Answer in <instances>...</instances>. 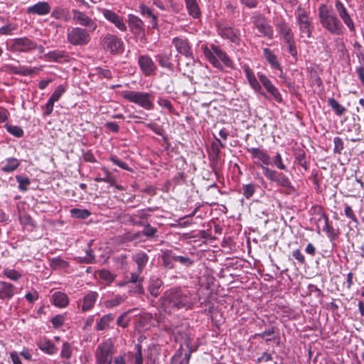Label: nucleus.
Returning a JSON list of instances; mask_svg holds the SVG:
<instances>
[{
  "instance_id": "1",
  "label": "nucleus",
  "mask_w": 364,
  "mask_h": 364,
  "mask_svg": "<svg viewBox=\"0 0 364 364\" xmlns=\"http://www.w3.org/2000/svg\"><path fill=\"white\" fill-rule=\"evenodd\" d=\"M161 304L165 311L171 312L175 309H191L193 302L189 290L174 287L164 292V296L161 298Z\"/></svg>"
},
{
  "instance_id": "2",
  "label": "nucleus",
  "mask_w": 364,
  "mask_h": 364,
  "mask_svg": "<svg viewBox=\"0 0 364 364\" xmlns=\"http://www.w3.org/2000/svg\"><path fill=\"white\" fill-rule=\"evenodd\" d=\"M202 49L204 55L214 68L222 70L223 69V64L228 68H233V61L220 47L211 44L210 47L203 46Z\"/></svg>"
},
{
  "instance_id": "3",
  "label": "nucleus",
  "mask_w": 364,
  "mask_h": 364,
  "mask_svg": "<svg viewBox=\"0 0 364 364\" xmlns=\"http://www.w3.org/2000/svg\"><path fill=\"white\" fill-rule=\"evenodd\" d=\"M318 16L323 27L331 33L340 35L343 32V26L333 12L332 9L322 4L318 9Z\"/></svg>"
},
{
  "instance_id": "4",
  "label": "nucleus",
  "mask_w": 364,
  "mask_h": 364,
  "mask_svg": "<svg viewBox=\"0 0 364 364\" xmlns=\"http://www.w3.org/2000/svg\"><path fill=\"white\" fill-rule=\"evenodd\" d=\"M120 95L124 100L134 103L146 110H151L154 107V96L151 93L124 90L120 92Z\"/></svg>"
},
{
  "instance_id": "5",
  "label": "nucleus",
  "mask_w": 364,
  "mask_h": 364,
  "mask_svg": "<svg viewBox=\"0 0 364 364\" xmlns=\"http://www.w3.org/2000/svg\"><path fill=\"white\" fill-rule=\"evenodd\" d=\"M91 32L82 27H73L68 31V41L73 46L87 45L91 40L90 35Z\"/></svg>"
},
{
  "instance_id": "6",
  "label": "nucleus",
  "mask_w": 364,
  "mask_h": 364,
  "mask_svg": "<svg viewBox=\"0 0 364 364\" xmlns=\"http://www.w3.org/2000/svg\"><path fill=\"white\" fill-rule=\"evenodd\" d=\"M113 354V345L110 340L101 343L95 350L97 364H112Z\"/></svg>"
},
{
  "instance_id": "7",
  "label": "nucleus",
  "mask_w": 364,
  "mask_h": 364,
  "mask_svg": "<svg viewBox=\"0 0 364 364\" xmlns=\"http://www.w3.org/2000/svg\"><path fill=\"white\" fill-rule=\"evenodd\" d=\"M296 15V22L298 23L300 31V37H306L307 38H310L314 30V26L312 25V23L306 11L299 7L297 9Z\"/></svg>"
},
{
  "instance_id": "8",
  "label": "nucleus",
  "mask_w": 364,
  "mask_h": 364,
  "mask_svg": "<svg viewBox=\"0 0 364 364\" xmlns=\"http://www.w3.org/2000/svg\"><path fill=\"white\" fill-rule=\"evenodd\" d=\"M101 46L105 50L113 55L123 52V41L113 34L107 33L102 39Z\"/></svg>"
},
{
  "instance_id": "9",
  "label": "nucleus",
  "mask_w": 364,
  "mask_h": 364,
  "mask_svg": "<svg viewBox=\"0 0 364 364\" xmlns=\"http://www.w3.org/2000/svg\"><path fill=\"white\" fill-rule=\"evenodd\" d=\"M254 28L259 33V36L273 38L274 31L267 18L262 14L255 15L252 17Z\"/></svg>"
},
{
  "instance_id": "10",
  "label": "nucleus",
  "mask_w": 364,
  "mask_h": 364,
  "mask_svg": "<svg viewBox=\"0 0 364 364\" xmlns=\"http://www.w3.org/2000/svg\"><path fill=\"white\" fill-rule=\"evenodd\" d=\"M245 149L250 154L251 159L255 160V164L258 167L261 168V166H267L271 164V158L265 149L256 147H246Z\"/></svg>"
},
{
  "instance_id": "11",
  "label": "nucleus",
  "mask_w": 364,
  "mask_h": 364,
  "mask_svg": "<svg viewBox=\"0 0 364 364\" xmlns=\"http://www.w3.org/2000/svg\"><path fill=\"white\" fill-rule=\"evenodd\" d=\"M73 19L76 24L85 27L90 31H95L97 28L96 21L91 17L87 16L85 13L78 11L77 9L72 10Z\"/></svg>"
},
{
  "instance_id": "12",
  "label": "nucleus",
  "mask_w": 364,
  "mask_h": 364,
  "mask_svg": "<svg viewBox=\"0 0 364 364\" xmlns=\"http://www.w3.org/2000/svg\"><path fill=\"white\" fill-rule=\"evenodd\" d=\"M98 297L97 292L90 291L82 299L77 301V306L82 313L90 311L94 308Z\"/></svg>"
},
{
  "instance_id": "13",
  "label": "nucleus",
  "mask_w": 364,
  "mask_h": 364,
  "mask_svg": "<svg viewBox=\"0 0 364 364\" xmlns=\"http://www.w3.org/2000/svg\"><path fill=\"white\" fill-rule=\"evenodd\" d=\"M11 48L17 52H28L36 48V44L31 39L24 37L14 38L12 41Z\"/></svg>"
},
{
  "instance_id": "14",
  "label": "nucleus",
  "mask_w": 364,
  "mask_h": 364,
  "mask_svg": "<svg viewBox=\"0 0 364 364\" xmlns=\"http://www.w3.org/2000/svg\"><path fill=\"white\" fill-rule=\"evenodd\" d=\"M138 64L145 76H149L154 73L156 70V65L152 58L148 55H140L138 58Z\"/></svg>"
},
{
  "instance_id": "15",
  "label": "nucleus",
  "mask_w": 364,
  "mask_h": 364,
  "mask_svg": "<svg viewBox=\"0 0 364 364\" xmlns=\"http://www.w3.org/2000/svg\"><path fill=\"white\" fill-rule=\"evenodd\" d=\"M103 16L110 23H113L119 31L124 32L127 31V26L122 16L112 10L103 9Z\"/></svg>"
},
{
  "instance_id": "16",
  "label": "nucleus",
  "mask_w": 364,
  "mask_h": 364,
  "mask_svg": "<svg viewBox=\"0 0 364 364\" xmlns=\"http://www.w3.org/2000/svg\"><path fill=\"white\" fill-rule=\"evenodd\" d=\"M65 91L66 87L63 85H60L55 88L47 103L46 104V115L48 116L51 114L53 111L55 102H58L60 99Z\"/></svg>"
},
{
  "instance_id": "17",
  "label": "nucleus",
  "mask_w": 364,
  "mask_h": 364,
  "mask_svg": "<svg viewBox=\"0 0 364 364\" xmlns=\"http://www.w3.org/2000/svg\"><path fill=\"white\" fill-rule=\"evenodd\" d=\"M172 43L180 54L186 56V58H193L191 48L187 39L175 37L172 40Z\"/></svg>"
},
{
  "instance_id": "18",
  "label": "nucleus",
  "mask_w": 364,
  "mask_h": 364,
  "mask_svg": "<svg viewBox=\"0 0 364 364\" xmlns=\"http://www.w3.org/2000/svg\"><path fill=\"white\" fill-rule=\"evenodd\" d=\"M51 7L46 1H39L26 9L28 14L45 16L50 12Z\"/></svg>"
},
{
  "instance_id": "19",
  "label": "nucleus",
  "mask_w": 364,
  "mask_h": 364,
  "mask_svg": "<svg viewBox=\"0 0 364 364\" xmlns=\"http://www.w3.org/2000/svg\"><path fill=\"white\" fill-rule=\"evenodd\" d=\"M258 77L266 90L274 97L277 102H280L282 101V96L277 88L272 85L269 78L266 75L259 73H258Z\"/></svg>"
},
{
  "instance_id": "20",
  "label": "nucleus",
  "mask_w": 364,
  "mask_h": 364,
  "mask_svg": "<svg viewBox=\"0 0 364 364\" xmlns=\"http://www.w3.org/2000/svg\"><path fill=\"white\" fill-rule=\"evenodd\" d=\"M335 6L340 17L343 21L344 23L348 26L350 31H354V23L350 16L348 15V13L346 9L345 8L344 5L339 0H336L335 3Z\"/></svg>"
},
{
  "instance_id": "21",
  "label": "nucleus",
  "mask_w": 364,
  "mask_h": 364,
  "mask_svg": "<svg viewBox=\"0 0 364 364\" xmlns=\"http://www.w3.org/2000/svg\"><path fill=\"white\" fill-rule=\"evenodd\" d=\"M128 23L131 31L134 35H141L144 33V22L136 16L129 14L128 16Z\"/></svg>"
},
{
  "instance_id": "22",
  "label": "nucleus",
  "mask_w": 364,
  "mask_h": 364,
  "mask_svg": "<svg viewBox=\"0 0 364 364\" xmlns=\"http://www.w3.org/2000/svg\"><path fill=\"white\" fill-rule=\"evenodd\" d=\"M219 34L223 38L230 40L231 42L239 44L240 41V31L231 27L220 28Z\"/></svg>"
},
{
  "instance_id": "23",
  "label": "nucleus",
  "mask_w": 364,
  "mask_h": 364,
  "mask_svg": "<svg viewBox=\"0 0 364 364\" xmlns=\"http://www.w3.org/2000/svg\"><path fill=\"white\" fill-rule=\"evenodd\" d=\"M37 346L41 350L50 355L55 354L58 351L55 344L46 337L41 338L37 342Z\"/></svg>"
},
{
  "instance_id": "24",
  "label": "nucleus",
  "mask_w": 364,
  "mask_h": 364,
  "mask_svg": "<svg viewBox=\"0 0 364 364\" xmlns=\"http://www.w3.org/2000/svg\"><path fill=\"white\" fill-rule=\"evenodd\" d=\"M277 32L282 36L285 42L294 39V33L289 26L284 21H281L276 24Z\"/></svg>"
},
{
  "instance_id": "25",
  "label": "nucleus",
  "mask_w": 364,
  "mask_h": 364,
  "mask_svg": "<svg viewBox=\"0 0 364 364\" xmlns=\"http://www.w3.org/2000/svg\"><path fill=\"white\" fill-rule=\"evenodd\" d=\"M16 288L11 283L0 281V299H10L16 293Z\"/></svg>"
},
{
  "instance_id": "26",
  "label": "nucleus",
  "mask_w": 364,
  "mask_h": 364,
  "mask_svg": "<svg viewBox=\"0 0 364 364\" xmlns=\"http://www.w3.org/2000/svg\"><path fill=\"white\" fill-rule=\"evenodd\" d=\"M244 72L245 73V76L248 80V82L251 87L257 92H259L262 90V87L257 80L254 72L248 65H245L243 67Z\"/></svg>"
},
{
  "instance_id": "27",
  "label": "nucleus",
  "mask_w": 364,
  "mask_h": 364,
  "mask_svg": "<svg viewBox=\"0 0 364 364\" xmlns=\"http://www.w3.org/2000/svg\"><path fill=\"white\" fill-rule=\"evenodd\" d=\"M132 223L135 225L144 227L141 234L148 238L154 237L158 232L157 228L151 226L149 223H145L139 220H136L135 219L132 220Z\"/></svg>"
},
{
  "instance_id": "28",
  "label": "nucleus",
  "mask_w": 364,
  "mask_h": 364,
  "mask_svg": "<svg viewBox=\"0 0 364 364\" xmlns=\"http://www.w3.org/2000/svg\"><path fill=\"white\" fill-rule=\"evenodd\" d=\"M45 56L49 60L56 63H63L69 60V55L64 50H55L50 51Z\"/></svg>"
},
{
  "instance_id": "29",
  "label": "nucleus",
  "mask_w": 364,
  "mask_h": 364,
  "mask_svg": "<svg viewBox=\"0 0 364 364\" xmlns=\"http://www.w3.org/2000/svg\"><path fill=\"white\" fill-rule=\"evenodd\" d=\"M21 162L18 159L10 157L6 159L1 166V170L4 173H11L16 171L20 166Z\"/></svg>"
},
{
  "instance_id": "30",
  "label": "nucleus",
  "mask_w": 364,
  "mask_h": 364,
  "mask_svg": "<svg viewBox=\"0 0 364 364\" xmlns=\"http://www.w3.org/2000/svg\"><path fill=\"white\" fill-rule=\"evenodd\" d=\"M171 53L163 52L156 55V59L159 65L162 68H167L169 70H173L174 68L173 64L171 63Z\"/></svg>"
},
{
  "instance_id": "31",
  "label": "nucleus",
  "mask_w": 364,
  "mask_h": 364,
  "mask_svg": "<svg viewBox=\"0 0 364 364\" xmlns=\"http://www.w3.org/2000/svg\"><path fill=\"white\" fill-rule=\"evenodd\" d=\"M68 303L69 299L65 293L56 291L52 295V304L57 307H65Z\"/></svg>"
},
{
  "instance_id": "32",
  "label": "nucleus",
  "mask_w": 364,
  "mask_h": 364,
  "mask_svg": "<svg viewBox=\"0 0 364 364\" xmlns=\"http://www.w3.org/2000/svg\"><path fill=\"white\" fill-rule=\"evenodd\" d=\"M322 225V230L326 231L328 236L331 237L334 233V229L328 225V218L326 214L321 213L317 220L318 232L320 231V225Z\"/></svg>"
},
{
  "instance_id": "33",
  "label": "nucleus",
  "mask_w": 364,
  "mask_h": 364,
  "mask_svg": "<svg viewBox=\"0 0 364 364\" xmlns=\"http://www.w3.org/2000/svg\"><path fill=\"white\" fill-rule=\"evenodd\" d=\"M133 259L137 264V271L141 273L148 262L149 256L144 252H139L133 255Z\"/></svg>"
},
{
  "instance_id": "34",
  "label": "nucleus",
  "mask_w": 364,
  "mask_h": 364,
  "mask_svg": "<svg viewBox=\"0 0 364 364\" xmlns=\"http://www.w3.org/2000/svg\"><path fill=\"white\" fill-rule=\"evenodd\" d=\"M163 284L162 281L157 277H151L149 280L148 291L154 297H157L160 293V288Z\"/></svg>"
},
{
  "instance_id": "35",
  "label": "nucleus",
  "mask_w": 364,
  "mask_h": 364,
  "mask_svg": "<svg viewBox=\"0 0 364 364\" xmlns=\"http://www.w3.org/2000/svg\"><path fill=\"white\" fill-rule=\"evenodd\" d=\"M188 14L194 18L200 16V11L196 0H184Z\"/></svg>"
},
{
  "instance_id": "36",
  "label": "nucleus",
  "mask_w": 364,
  "mask_h": 364,
  "mask_svg": "<svg viewBox=\"0 0 364 364\" xmlns=\"http://www.w3.org/2000/svg\"><path fill=\"white\" fill-rule=\"evenodd\" d=\"M127 299L125 295H114L113 297L107 299L104 302V306L107 309H112L122 304Z\"/></svg>"
},
{
  "instance_id": "37",
  "label": "nucleus",
  "mask_w": 364,
  "mask_h": 364,
  "mask_svg": "<svg viewBox=\"0 0 364 364\" xmlns=\"http://www.w3.org/2000/svg\"><path fill=\"white\" fill-rule=\"evenodd\" d=\"M264 56L274 69L281 70V66L277 60V56L267 48L263 49Z\"/></svg>"
},
{
  "instance_id": "38",
  "label": "nucleus",
  "mask_w": 364,
  "mask_h": 364,
  "mask_svg": "<svg viewBox=\"0 0 364 364\" xmlns=\"http://www.w3.org/2000/svg\"><path fill=\"white\" fill-rule=\"evenodd\" d=\"M51 17L58 19L68 21L69 20L68 10L60 6L55 7L50 14Z\"/></svg>"
},
{
  "instance_id": "39",
  "label": "nucleus",
  "mask_w": 364,
  "mask_h": 364,
  "mask_svg": "<svg viewBox=\"0 0 364 364\" xmlns=\"http://www.w3.org/2000/svg\"><path fill=\"white\" fill-rule=\"evenodd\" d=\"M114 320V316L111 314L104 315L97 323L96 330L103 331L109 326L111 321Z\"/></svg>"
},
{
  "instance_id": "40",
  "label": "nucleus",
  "mask_w": 364,
  "mask_h": 364,
  "mask_svg": "<svg viewBox=\"0 0 364 364\" xmlns=\"http://www.w3.org/2000/svg\"><path fill=\"white\" fill-rule=\"evenodd\" d=\"M328 104L338 116L343 115L346 111V109L333 97L328 99Z\"/></svg>"
},
{
  "instance_id": "41",
  "label": "nucleus",
  "mask_w": 364,
  "mask_h": 364,
  "mask_svg": "<svg viewBox=\"0 0 364 364\" xmlns=\"http://www.w3.org/2000/svg\"><path fill=\"white\" fill-rule=\"evenodd\" d=\"M257 185L250 183L248 184H243L242 185V194L245 196L246 199H250L253 196L256 191Z\"/></svg>"
},
{
  "instance_id": "42",
  "label": "nucleus",
  "mask_w": 364,
  "mask_h": 364,
  "mask_svg": "<svg viewBox=\"0 0 364 364\" xmlns=\"http://www.w3.org/2000/svg\"><path fill=\"white\" fill-rule=\"evenodd\" d=\"M263 175L270 181L274 182L279 175V172L268 168V166H261Z\"/></svg>"
},
{
  "instance_id": "43",
  "label": "nucleus",
  "mask_w": 364,
  "mask_h": 364,
  "mask_svg": "<svg viewBox=\"0 0 364 364\" xmlns=\"http://www.w3.org/2000/svg\"><path fill=\"white\" fill-rule=\"evenodd\" d=\"M3 274L12 281H18L22 277V274L14 269L4 268Z\"/></svg>"
},
{
  "instance_id": "44",
  "label": "nucleus",
  "mask_w": 364,
  "mask_h": 364,
  "mask_svg": "<svg viewBox=\"0 0 364 364\" xmlns=\"http://www.w3.org/2000/svg\"><path fill=\"white\" fill-rule=\"evenodd\" d=\"M16 179L18 183V189L23 192L26 191L28 190V186L31 183L28 177L23 175H17L16 176Z\"/></svg>"
},
{
  "instance_id": "45",
  "label": "nucleus",
  "mask_w": 364,
  "mask_h": 364,
  "mask_svg": "<svg viewBox=\"0 0 364 364\" xmlns=\"http://www.w3.org/2000/svg\"><path fill=\"white\" fill-rule=\"evenodd\" d=\"M50 265L53 269H64L68 267V262L59 257L50 259Z\"/></svg>"
},
{
  "instance_id": "46",
  "label": "nucleus",
  "mask_w": 364,
  "mask_h": 364,
  "mask_svg": "<svg viewBox=\"0 0 364 364\" xmlns=\"http://www.w3.org/2000/svg\"><path fill=\"white\" fill-rule=\"evenodd\" d=\"M18 26L12 22H9L6 25L0 27V35L10 36L13 35L14 31H16Z\"/></svg>"
},
{
  "instance_id": "47",
  "label": "nucleus",
  "mask_w": 364,
  "mask_h": 364,
  "mask_svg": "<svg viewBox=\"0 0 364 364\" xmlns=\"http://www.w3.org/2000/svg\"><path fill=\"white\" fill-rule=\"evenodd\" d=\"M136 352L135 353H129V357H131L132 363L134 364H143V358L141 353V346L137 344L136 346Z\"/></svg>"
},
{
  "instance_id": "48",
  "label": "nucleus",
  "mask_w": 364,
  "mask_h": 364,
  "mask_svg": "<svg viewBox=\"0 0 364 364\" xmlns=\"http://www.w3.org/2000/svg\"><path fill=\"white\" fill-rule=\"evenodd\" d=\"M73 347L68 342H64L62 345V349L60 352V357L63 359H70L73 355Z\"/></svg>"
},
{
  "instance_id": "49",
  "label": "nucleus",
  "mask_w": 364,
  "mask_h": 364,
  "mask_svg": "<svg viewBox=\"0 0 364 364\" xmlns=\"http://www.w3.org/2000/svg\"><path fill=\"white\" fill-rule=\"evenodd\" d=\"M6 131L16 137H21L23 136V130L18 126L11 125L6 124L4 125Z\"/></svg>"
},
{
  "instance_id": "50",
  "label": "nucleus",
  "mask_w": 364,
  "mask_h": 364,
  "mask_svg": "<svg viewBox=\"0 0 364 364\" xmlns=\"http://www.w3.org/2000/svg\"><path fill=\"white\" fill-rule=\"evenodd\" d=\"M275 183L280 186H282L286 188H291V182L287 176H286L283 173H279Z\"/></svg>"
},
{
  "instance_id": "51",
  "label": "nucleus",
  "mask_w": 364,
  "mask_h": 364,
  "mask_svg": "<svg viewBox=\"0 0 364 364\" xmlns=\"http://www.w3.org/2000/svg\"><path fill=\"white\" fill-rule=\"evenodd\" d=\"M98 274L100 279L104 280L107 284L112 283L115 279V276L107 269L100 270Z\"/></svg>"
},
{
  "instance_id": "52",
  "label": "nucleus",
  "mask_w": 364,
  "mask_h": 364,
  "mask_svg": "<svg viewBox=\"0 0 364 364\" xmlns=\"http://www.w3.org/2000/svg\"><path fill=\"white\" fill-rule=\"evenodd\" d=\"M71 214L76 218L85 219L90 215V212L86 209L74 208L71 210Z\"/></svg>"
},
{
  "instance_id": "53",
  "label": "nucleus",
  "mask_w": 364,
  "mask_h": 364,
  "mask_svg": "<svg viewBox=\"0 0 364 364\" xmlns=\"http://www.w3.org/2000/svg\"><path fill=\"white\" fill-rule=\"evenodd\" d=\"M273 164L280 170L287 169V166L283 163L282 155L279 153H277V154L274 156Z\"/></svg>"
},
{
  "instance_id": "54",
  "label": "nucleus",
  "mask_w": 364,
  "mask_h": 364,
  "mask_svg": "<svg viewBox=\"0 0 364 364\" xmlns=\"http://www.w3.org/2000/svg\"><path fill=\"white\" fill-rule=\"evenodd\" d=\"M109 159H110V161L112 162H113V164H114L115 165L118 166L121 168H122L124 170H127V171H131V169L129 168V167L127 165V164H126L125 162L119 160L117 156L112 155V156H110Z\"/></svg>"
},
{
  "instance_id": "55",
  "label": "nucleus",
  "mask_w": 364,
  "mask_h": 364,
  "mask_svg": "<svg viewBox=\"0 0 364 364\" xmlns=\"http://www.w3.org/2000/svg\"><path fill=\"white\" fill-rule=\"evenodd\" d=\"M334 149L333 151L336 154H341L344 148L343 142L341 138L335 137L333 139Z\"/></svg>"
},
{
  "instance_id": "56",
  "label": "nucleus",
  "mask_w": 364,
  "mask_h": 364,
  "mask_svg": "<svg viewBox=\"0 0 364 364\" xmlns=\"http://www.w3.org/2000/svg\"><path fill=\"white\" fill-rule=\"evenodd\" d=\"M105 173L106 175L105 177H97L95 178V181L97 182H106L109 183L111 186H114V178L110 176L107 170H105Z\"/></svg>"
},
{
  "instance_id": "57",
  "label": "nucleus",
  "mask_w": 364,
  "mask_h": 364,
  "mask_svg": "<svg viewBox=\"0 0 364 364\" xmlns=\"http://www.w3.org/2000/svg\"><path fill=\"white\" fill-rule=\"evenodd\" d=\"M172 259L176 262H178L183 264H185L187 267L191 265L193 263L192 260L189 257L183 256L173 255Z\"/></svg>"
},
{
  "instance_id": "58",
  "label": "nucleus",
  "mask_w": 364,
  "mask_h": 364,
  "mask_svg": "<svg viewBox=\"0 0 364 364\" xmlns=\"http://www.w3.org/2000/svg\"><path fill=\"white\" fill-rule=\"evenodd\" d=\"M344 213L347 218H348L349 219H350L352 221L355 222V223H358V220L350 205H346L345 209H344Z\"/></svg>"
},
{
  "instance_id": "59",
  "label": "nucleus",
  "mask_w": 364,
  "mask_h": 364,
  "mask_svg": "<svg viewBox=\"0 0 364 364\" xmlns=\"http://www.w3.org/2000/svg\"><path fill=\"white\" fill-rule=\"evenodd\" d=\"M39 70V68H21L18 71H16V73L26 76V75H31Z\"/></svg>"
},
{
  "instance_id": "60",
  "label": "nucleus",
  "mask_w": 364,
  "mask_h": 364,
  "mask_svg": "<svg viewBox=\"0 0 364 364\" xmlns=\"http://www.w3.org/2000/svg\"><path fill=\"white\" fill-rule=\"evenodd\" d=\"M51 323L55 328H60L64 323V316L62 315H57L51 319Z\"/></svg>"
},
{
  "instance_id": "61",
  "label": "nucleus",
  "mask_w": 364,
  "mask_h": 364,
  "mask_svg": "<svg viewBox=\"0 0 364 364\" xmlns=\"http://www.w3.org/2000/svg\"><path fill=\"white\" fill-rule=\"evenodd\" d=\"M287 43V45L288 46V50H289V53L294 57L296 56L297 55V50H296V45H295V41H294V39H291L289 41H287L285 42Z\"/></svg>"
},
{
  "instance_id": "62",
  "label": "nucleus",
  "mask_w": 364,
  "mask_h": 364,
  "mask_svg": "<svg viewBox=\"0 0 364 364\" xmlns=\"http://www.w3.org/2000/svg\"><path fill=\"white\" fill-rule=\"evenodd\" d=\"M25 298L30 303H33L38 299V293L36 290H33L32 291L28 292L25 295Z\"/></svg>"
},
{
  "instance_id": "63",
  "label": "nucleus",
  "mask_w": 364,
  "mask_h": 364,
  "mask_svg": "<svg viewBox=\"0 0 364 364\" xmlns=\"http://www.w3.org/2000/svg\"><path fill=\"white\" fill-rule=\"evenodd\" d=\"M292 256L299 263L302 264L305 263V257L299 249L295 250L292 252Z\"/></svg>"
},
{
  "instance_id": "64",
  "label": "nucleus",
  "mask_w": 364,
  "mask_h": 364,
  "mask_svg": "<svg viewBox=\"0 0 364 364\" xmlns=\"http://www.w3.org/2000/svg\"><path fill=\"white\" fill-rule=\"evenodd\" d=\"M139 11L143 16H147L149 18L154 15L151 9H149L148 6H145L144 4H141L139 6Z\"/></svg>"
}]
</instances>
